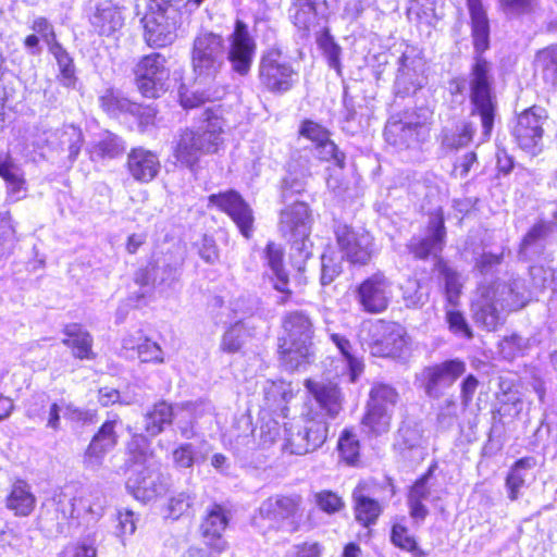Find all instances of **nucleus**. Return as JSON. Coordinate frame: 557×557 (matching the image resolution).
Instances as JSON below:
<instances>
[{
	"instance_id": "obj_6",
	"label": "nucleus",
	"mask_w": 557,
	"mask_h": 557,
	"mask_svg": "<svg viewBox=\"0 0 557 557\" xmlns=\"http://www.w3.org/2000/svg\"><path fill=\"white\" fill-rule=\"evenodd\" d=\"M311 224V213L304 201L296 200L280 212L278 231L292 243L290 263L298 272L305 270L307 260L312 256Z\"/></svg>"
},
{
	"instance_id": "obj_8",
	"label": "nucleus",
	"mask_w": 557,
	"mask_h": 557,
	"mask_svg": "<svg viewBox=\"0 0 557 557\" xmlns=\"http://www.w3.org/2000/svg\"><path fill=\"white\" fill-rule=\"evenodd\" d=\"M359 337L362 348L377 357H400L408 346L406 331L397 323H371L363 326Z\"/></svg>"
},
{
	"instance_id": "obj_22",
	"label": "nucleus",
	"mask_w": 557,
	"mask_h": 557,
	"mask_svg": "<svg viewBox=\"0 0 557 557\" xmlns=\"http://www.w3.org/2000/svg\"><path fill=\"white\" fill-rule=\"evenodd\" d=\"M228 521L227 511L221 505L214 504L207 510L201 522L200 530L205 543L216 553L223 552L227 546L222 535Z\"/></svg>"
},
{
	"instance_id": "obj_14",
	"label": "nucleus",
	"mask_w": 557,
	"mask_h": 557,
	"mask_svg": "<svg viewBox=\"0 0 557 557\" xmlns=\"http://www.w3.org/2000/svg\"><path fill=\"white\" fill-rule=\"evenodd\" d=\"M424 60L418 48L406 46L398 58V70L395 78V92L399 97L413 95L424 84Z\"/></svg>"
},
{
	"instance_id": "obj_25",
	"label": "nucleus",
	"mask_w": 557,
	"mask_h": 557,
	"mask_svg": "<svg viewBox=\"0 0 557 557\" xmlns=\"http://www.w3.org/2000/svg\"><path fill=\"white\" fill-rule=\"evenodd\" d=\"M120 423L117 416L102 423L98 432L92 436L86 453L85 462L89 467H98L101 465L106 454L114 448L117 444V434L115 426Z\"/></svg>"
},
{
	"instance_id": "obj_28",
	"label": "nucleus",
	"mask_w": 557,
	"mask_h": 557,
	"mask_svg": "<svg viewBox=\"0 0 557 557\" xmlns=\"http://www.w3.org/2000/svg\"><path fill=\"white\" fill-rule=\"evenodd\" d=\"M89 22L98 35L110 36L124 24L122 8L111 0H103L96 5Z\"/></svg>"
},
{
	"instance_id": "obj_32",
	"label": "nucleus",
	"mask_w": 557,
	"mask_h": 557,
	"mask_svg": "<svg viewBox=\"0 0 557 557\" xmlns=\"http://www.w3.org/2000/svg\"><path fill=\"white\" fill-rule=\"evenodd\" d=\"M65 338L62 343L72 349V354L78 359H94L92 336L78 323L66 324L63 329Z\"/></svg>"
},
{
	"instance_id": "obj_50",
	"label": "nucleus",
	"mask_w": 557,
	"mask_h": 557,
	"mask_svg": "<svg viewBox=\"0 0 557 557\" xmlns=\"http://www.w3.org/2000/svg\"><path fill=\"white\" fill-rule=\"evenodd\" d=\"M318 45L322 49L329 66L334 69L338 75L342 73L341 47L334 41L326 30L318 38Z\"/></svg>"
},
{
	"instance_id": "obj_41",
	"label": "nucleus",
	"mask_w": 557,
	"mask_h": 557,
	"mask_svg": "<svg viewBox=\"0 0 557 557\" xmlns=\"http://www.w3.org/2000/svg\"><path fill=\"white\" fill-rule=\"evenodd\" d=\"M48 50L54 57L58 63L61 84L65 87L74 88L77 78L75 75L74 61L70 53L60 42L53 44V46L48 48Z\"/></svg>"
},
{
	"instance_id": "obj_21",
	"label": "nucleus",
	"mask_w": 557,
	"mask_h": 557,
	"mask_svg": "<svg viewBox=\"0 0 557 557\" xmlns=\"http://www.w3.org/2000/svg\"><path fill=\"white\" fill-rule=\"evenodd\" d=\"M327 13L326 0H294L289 9L293 24L306 33L322 27L327 20Z\"/></svg>"
},
{
	"instance_id": "obj_52",
	"label": "nucleus",
	"mask_w": 557,
	"mask_h": 557,
	"mask_svg": "<svg viewBox=\"0 0 557 557\" xmlns=\"http://www.w3.org/2000/svg\"><path fill=\"white\" fill-rule=\"evenodd\" d=\"M246 330L242 321L232 325L223 335L221 348L228 354L237 352L245 342Z\"/></svg>"
},
{
	"instance_id": "obj_39",
	"label": "nucleus",
	"mask_w": 557,
	"mask_h": 557,
	"mask_svg": "<svg viewBox=\"0 0 557 557\" xmlns=\"http://www.w3.org/2000/svg\"><path fill=\"white\" fill-rule=\"evenodd\" d=\"M330 338L332 343L337 347L346 362L350 382H356L360 374L363 372L364 364L362 359L354 354L349 339H347L344 335L338 333H331Z\"/></svg>"
},
{
	"instance_id": "obj_20",
	"label": "nucleus",
	"mask_w": 557,
	"mask_h": 557,
	"mask_svg": "<svg viewBox=\"0 0 557 557\" xmlns=\"http://www.w3.org/2000/svg\"><path fill=\"white\" fill-rule=\"evenodd\" d=\"M446 228L444 218L436 213L431 215L428 224V234L423 238L412 237L408 244L409 251L417 259L437 257L445 245Z\"/></svg>"
},
{
	"instance_id": "obj_33",
	"label": "nucleus",
	"mask_w": 557,
	"mask_h": 557,
	"mask_svg": "<svg viewBox=\"0 0 557 557\" xmlns=\"http://www.w3.org/2000/svg\"><path fill=\"white\" fill-rule=\"evenodd\" d=\"M474 127L471 122L450 121L441 132V146L449 151L467 146L473 137Z\"/></svg>"
},
{
	"instance_id": "obj_48",
	"label": "nucleus",
	"mask_w": 557,
	"mask_h": 557,
	"mask_svg": "<svg viewBox=\"0 0 557 557\" xmlns=\"http://www.w3.org/2000/svg\"><path fill=\"white\" fill-rule=\"evenodd\" d=\"M440 275L444 281L447 300L456 304L462 288L460 274L447 264H440Z\"/></svg>"
},
{
	"instance_id": "obj_60",
	"label": "nucleus",
	"mask_w": 557,
	"mask_h": 557,
	"mask_svg": "<svg viewBox=\"0 0 557 557\" xmlns=\"http://www.w3.org/2000/svg\"><path fill=\"white\" fill-rule=\"evenodd\" d=\"M392 543L407 552H413L417 549V541L408 532V529L400 524L395 523L391 532Z\"/></svg>"
},
{
	"instance_id": "obj_42",
	"label": "nucleus",
	"mask_w": 557,
	"mask_h": 557,
	"mask_svg": "<svg viewBox=\"0 0 557 557\" xmlns=\"http://www.w3.org/2000/svg\"><path fill=\"white\" fill-rule=\"evenodd\" d=\"M392 417L393 412L387 409L367 406V412L362 419V424L370 434L380 436L389 431Z\"/></svg>"
},
{
	"instance_id": "obj_51",
	"label": "nucleus",
	"mask_w": 557,
	"mask_h": 557,
	"mask_svg": "<svg viewBox=\"0 0 557 557\" xmlns=\"http://www.w3.org/2000/svg\"><path fill=\"white\" fill-rule=\"evenodd\" d=\"M438 0H413L409 12L414 14L421 22L433 24L442 16L438 11Z\"/></svg>"
},
{
	"instance_id": "obj_59",
	"label": "nucleus",
	"mask_w": 557,
	"mask_h": 557,
	"mask_svg": "<svg viewBox=\"0 0 557 557\" xmlns=\"http://www.w3.org/2000/svg\"><path fill=\"white\" fill-rule=\"evenodd\" d=\"M153 271V283L158 285H166L171 286L175 283L180 277V267L177 263L175 264H154L152 265Z\"/></svg>"
},
{
	"instance_id": "obj_62",
	"label": "nucleus",
	"mask_w": 557,
	"mask_h": 557,
	"mask_svg": "<svg viewBox=\"0 0 557 557\" xmlns=\"http://www.w3.org/2000/svg\"><path fill=\"white\" fill-rule=\"evenodd\" d=\"M5 183L8 197L11 201H18L25 196L26 182L20 168L12 172V174L5 180Z\"/></svg>"
},
{
	"instance_id": "obj_43",
	"label": "nucleus",
	"mask_w": 557,
	"mask_h": 557,
	"mask_svg": "<svg viewBox=\"0 0 557 557\" xmlns=\"http://www.w3.org/2000/svg\"><path fill=\"white\" fill-rule=\"evenodd\" d=\"M99 102L103 111L112 116L129 114L132 109H136V102L131 101L114 90H107L99 98Z\"/></svg>"
},
{
	"instance_id": "obj_1",
	"label": "nucleus",
	"mask_w": 557,
	"mask_h": 557,
	"mask_svg": "<svg viewBox=\"0 0 557 557\" xmlns=\"http://www.w3.org/2000/svg\"><path fill=\"white\" fill-rule=\"evenodd\" d=\"M257 52V42L248 25L237 20L226 38L209 29H200L193 39L190 66L195 84L213 85L230 63L232 72L246 77L251 71Z\"/></svg>"
},
{
	"instance_id": "obj_38",
	"label": "nucleus",
	"mask_w": 557,
	"mask_h": 557,
	"mask_svg": "<svg viewBox=\"0 0 557 557\" xmlns=\"http://www.w3.org/2000/svg\"><path fill=\"white\" fill-rule=\"evenodd\" d=\"M175 416L174 408L165 403L156 404L152 410L145 414V430L150 436L160 434L166 425H170Z\"/></svg>"
},
{
	"instance_id": "obj_9",
	"label": "nucleus",
	"mask_w": 557,
	"mask_h": 557,
	"mask_svg": "<svg viewBox=\"0 0 557 557\" xmlns=\"http://www.w3.org/2000/svg\"><path fill=\"white\" fill-rule=\"evenodd\" d=\"M298 73L277 48H270L261 55L259 79L270 92L284 94L297 82Z\"/></svg>"
},
{
	"instance_id": "obj_4",
	"label": "nucleus",
	"mask_w": 557,
	"mask_h": 557,
	"mask_svg": "<svg viewBox=\"0 0 557 557\" xmlns=\"http://www.w3.org/2000/svg\"><path fill=\"white\" fill-rule=\"evenodd\" d=\"M222 133L223 121L208 115L201 124L178 133L174 141V157L184 166L193 169L202 157L219 151L223 144Z\"/></svg>"
},
{
	"instance_id": "obj_55",
	"label": "nucleus",
	"mask_w": 557,
	"mask_h": 557,
	"mask_svg": "<svg viewBox=\"0 0 557 557\" xmlns=\"http://www.w3.org/2000/svg\"><path fill=\"white\" fill-rule=\"evenodd\" d=\"M263 392L267 405L270 407L280 406L290 396L289 385L284 381H267Z\"/></svg>"
},
{
	"instance_id": "obj_29",
	"label": "nucleus",
	"mask_w": 557,
	"mask_h": 557,
	"mask_svg": "<svg viewBox=\"0 0 557 557\" xmlns=\"http://www.w3.org/2000/svg\"><path fill=\"white\" fill-rule=\"evenodd\" d=\"M263 258L273 274L274 288L283 294L277 302L285 305L290 296V290L288 289V274L283 264L284 250L282 246L274 242H269L264 249Z\"/></svg>"
},
{
	"instance_id": "obj_35",
	"label": "nucleus",
	"mask_w": 557,
	"mask_h": 557,
	"mask_svg": "<svg viewBox=\"0 0 557 557\" xmlns=\"http://www.w3.org/2000/svg\"><path fill=\"white\" fill-rule=\"evenodd\" d=\"M431 476L432 469L418 479L409 492L408 506L410 516L416 521H423L429 513L428 508L423 505V500L429 499L431 494V488L429 486Z\"/></svg>"
},
{
	"instance_id": "obj_37",
	"label": "nucleus",
	"mask_w": 557,
	"mask_h": 557,
	"mask_svg": "<svg viewBox=\"0 0 557 557\" xmlns=\"http://www.w3.org/2000/svg\"><path fill=\"white\" fill-rule=\"evenodd\" d=\"M536 461L533 457H523L517 460L510 468L506 478V490L508 498L516 502L521 494V488L525 485L527 472L534 468Z\"/></svg>"
},
{
	"instance_id": "obj_18",
	"label": "nucleus",
	"mask_w": 557,
	"mask_h": 557,
	"mask_svg": "<svg viewBox=\"0 0 557 557\" xmlns=\"http://www.w3.org/2000/svg\"><path fill=\"white\" fill-rule=\"evenodd\" d=\"M391 287V282L382 272L366 278L357 289L358 301L362 309L369 313L383 312L388 307Z\"/></svg>"
},
{
	"instance_id": "obj_56",
	"label": "nucleus",
	"mask_w": 557,
	"mask_h": 557,
	"mask_svg": "<svg viewBox=\"0 0 557 557\" xmlns=\"http://www.w3.org/2000/svg\"><path fill=\"white\" fill-rule=\"evenodd\" d=\"M342 260L333 255L323 253L321 256L320 283L322 286L330 285L342 273Z\"/></svg>"
},
{
	"instance_id": "obj_13",
	"label": "nucleus",
	"mask_w": 557,
	"mask_h": 557,
	"mask_svg": "<svg viewBox=\"0 0 557 557\" xmlns=\"http://www.w3.org/2000/svg\"><path fill=\"white\" fill-rule=\"evenodd\" d=\"M466 370L465 361L457 358L449 359L425 367L419 380L429 397L440 398L444 395L446 389L450 388L456 383Z\"/></svg>"
},
{
	"instance_id": "obj_17",
	"label": "nucleus",
	"mask_w": 557,
	"mask_h": 557,
	"mask_svg": "<svg viewBox=\"0 0 557 557\" xmlns=\"http://www.w3.org/2000/svg\"><path fill=\"white\" fill-rule=\"evenodd\" d=\"M545 111L539 107H532L517 117L512 135L519 147L532 154L541 150L544 134L543 124L546 121Z\"/></svg>"
},
{
	"instance_id": "obj_16",
	"label": "nucleus",
	"mask_w": 557,
	"mask_h": 557,
	"mask_svg": "<svg viewBox=\"0 0 557 557\" xmlns=\"http://www.w3.org/2000/svg\"><path fill=\"white\" fill-rule=\"evenodd\" d=\"M145 40L150 47H165L176 38L180 22L177 9L166 8L165 11L150 10L143 18Z\"/></svg>"
},
{
	"instance_id": "obj_46",
	"label": "nucleus",
	"mask_w": 557,
	"mask_h": 557,
	"mask_svg": "<svg viewBox=\"0 0 557 557\" xmlns=\"http://www.w3.org/2000/svg\"><path fill=\"white\" fill-rule=\"evenodd\" d=\"M534 63L547 82L557 83V45L539 51Z\"/></svg>"
},
{
	"instance_id": "obj_58",
	"label": "nucleus",
	"mask_w": 557,
	"mask_h": 557,
	"mask_svg": "<svg viewBox=\"0 0 557 557\" xmlns=\"http://www.w3.org/2000/svg\"><path fill=\"white\" fill-rule=\"evenodd\" d=\"M63 416L66 420L79 425H89L97 422V412L91 409H83L73 404L64 406Z\"/></svg>"
},
{
	"instance_id": "obj_54",
	"label": "nucleus",
	"mask_w": 557,
	"mask_h": 557,
	"mask_svg": "<svg viewBox=\"0 0 557 557\" xmlns=\"http://www.w3.org/2000/svg\"><path fill=\"white\" fill-rule=\"evenodd\" d=\"M195 495L189 492H180L172 496L168 504V518L173 520L188 513L195 503Z\"/></svg>"
},
{
	"instance_id": "obj_40",
	"label": "nucleus",
	"mask_w": 557,
	"mask_h": 557,
	"mask_svg": "<svg viewBox=\"0 0 557 557\" xmlns=\"http://www.w3.org/2000/svg\"><path fill=\"white\" fill-rule=\"evenodd\" d=\"M57 137L60 149L69 152L67 159L73 164L84 143L82 129L74 125H65L57 132Z\"/></svg>"
},
{
	"instance_id": "obj_27",
	"label": "nucleus",
	"mask_w": 557,
	"mask_h": 557,
	"mask_svg": "<svg viewBox=\"0 0 557 557\" xmlns=\"http://www.w3.org/2000/svg\"><path fill=\"white\" fill-rule=\"evenodd\" d=\"M305 386L326 416L332 419L338 416L342 410L343 396L337 384L306 380Z\"/></svg>"
},
{
	"instance_id": "obj_10",
	"label": "nucleus",
	"mask_w": 557,
	"mask_h": 557,
	"mask_svg": "<svg viewBox=\"0 0 557 557\" xmlns=\"http://www.w3.org/2000/svg\"><path fill=\"white\" fill-rule=\"evenodd\" d=\"M302 498L300 495L276 494L264 499L259 509V517L273 527L287 532H296L302 518Z\"/></svg>"
},
{
	"instance_id": "obj_44",
	"label": "nucleus",
	"mask_w": 557,
	"mask_h": 557,
	"mask_svg": "<svg viewBox=\"0 0 557 557\" xmlns=\"http://www.w3.org/2000/svg\"><path fill=\"white\" fill-rule=\"evenodd\" d=\"M173 462L176 468H193L196 463L205 462L207 455L201 453L199 447L193 443H183L172 453Z\"/></svg>"
},
{
	"instance_id": "obj_23",
	"label": "nucleus",
	"mask_w": 557,
	"mask_h": 557,
	"mask_svg": "<svg viewBox=\"0 0 557 557\" xmlns=\"http://www.w3.org/2000/svg\"><path fill=\"white\" fill-rule=\"evenodd\" d=\"M96 499L95 504H90L89 500L83 497L77 499L72 491L66 487L53 497V505L55 506V511L62 516L63 520L78 517L82 512H89L100 517L103 513L106 499L101 495H98Z\"/></svg>"
},
{
	"instance_id": "obj_34",
	"label": "nucleus",
	"mask_w": 557,
	"mask_h": 557,
	"mask_svg": "<svg viewBox=\"0 0 557 557\" xmlns=\"http://www.w3.org/2000/svg\"><path fill=\"white\" fill-rule=\"evenodd\" d=\"M356 520L362 525L374 524L382 512L381 504L366 494V486L359 484L352 492Z\"/></svg>"
},
{
	"instance_id": "obj_2",
	"label": "nucleus",
	"mask_w": 557,
	"mask_h": 557,
	"mask_svg": "<svg viewBox=\"0 0 557 557\" xmlns=\"http://www.w3.org/2000/svg\"><path fill=\"white\" fill-rule=\"evenodd\" d=\"M471 17V30L474 62L468 74L469 99L472 106L471 115L479 116L481 122V143L490 140L494 128L497 100L493 90L491 64L482 57L490 47V23L481 0H467Z\"/></svg>"
},
{
	"instance_id": "obj_64",
	"label": "nucleus",
	"mask_w": 557,
	"mask_h": 557,
	"mask_svg": "<svg viewBox=\"0 0 557 557\" xmlns=\"http://www.w3.org/2000/svg\"><path fill=\"white\" fill-rule=\"evenodd\" d=\"M49 405V397L46 394L34 395L26 406L25 414L29 420L42 421Z\"/></svg>"
},
{
	"instance_id": "obj_61",
	"label": "nucleus",
	"mask_w": 557,
	"mask_h": 557,
	"mask_svg": "<svg viewBox=\"0 0 557 557\" xmlns=\"http://www.w3.org/2000/svg\"><path fill=\"white\" fill-rule=\"evenodd\" d=\"M446 322L448 323L449 330L455 335L465 338H471L473 336L472 330L461 312L448 310L446 312Z\"/></svg>"
},
{
	"instance_id": "obj_47",
	"label": "nucleus",
	"mask_w": 557,
	"mask_h": 557,
	"mask_svg": "<svg viewBox=\"0 0 557 557\" xmlns=\"http://www.w3.org/2000/svg\"><path fill=\"white\" fill-rule=\"evenodd\" d=\"M422 432L418 425L403 423L397 431L395 447L399 450L413 449L421 445Z\"/></svg>"
},
{
	"instance_id": "obj_11",
	"label": "nucleus",
	"mask_w": 557,
	"mask_h": 557,
	"mask_svg": "<svg viewBox=\"0 0 557 557\" xmlns=\"http://www.w3.org/2000/svg\"><path fill=\"white\" fill-rule=\"evenodd\" d=\"M329 425L322 418L310 417L286 428V449L294 455H306L323 445Z\"/></svg>"
},
{
	"instance_id": "obj_12",
	"label": "nucleus",
	"mask_w": 557,
	"mask_h": 557,
	"mask_svg": "<svg viewBox=\"0 0 557 557\" xmlns=\"http://www.w3.org/2000/svg\"><path fill=\"white\" fill-rule=\"evenodd\" d=\"M166 60L161 53L144 57L136 66V84L146 98H158L168 89L170 71Z\"/></svg>"
},
{
	"instance_id": "obj_5",
	"label": "nucleus",
	"mask_w": 557,
	"mask_h": 557,
	"mask_svg": "<svg viewBox=\"0 0 557 557\" xmlns=\"http://www.w3.org/2000/svg\"><path fill=\"white\" fill-rule=\"evenodd\" d=\"M283 335L278 337V354L290 371L309 363L313 348V322L302 310L292 311L283 318Z\"/></svg>"
},
{
	"instance_id": "obj_57",
	"label": "nucleus",
	"mask_w": 557,
	"mask_h": 557,
	"mask_svg": "<svg viewBox=\"0 0 557 557\" xmlns=\"http://www.w3.org/2000/svg\"><path fill=\"white\" fill-rule=\"evenodd\" d=\"M314 503L322 511L332 515L344 507V502L336 493L323 490L314 494Z\"/></svg>"
},
{
	"instance_id": "obj_36",
	"label": "nucleus",
	"mask_w": 557,
	"mask_h": 557,
	"mask_svg": "<svg viewBox=\"0 0 557 557\" xmlns=\"http://www.w3.org/2000/svg\"><path fill=\"white\" fill-rule=\"evenodd\" d=\"M550 225L544 221L535 223L524 235L519 249L523 259H532L540 256L544 250L545 238L550 233Z\"/></svg>"
},
{
	"instance_id": "obj_31",
	"label": "nucleus",
	"mask_w": 557,
	"mask_h": 557,
	"mask_svg": "<svg viewBox=\"0 0 557 557\" xmlns=\"http://www.w3.org/2000/svg\"><path fill=\"white\" fill-rule=\"evenodd\" d=\"M125 149V141L120 136L107 131L89 145L87 151L91 161H104L121 157Z\"/></svg>"
},
{
	"instance_id": "obj_49",
	"label": "nucleus",
	"mask_w": 557,
	"mask_h": 557,
	"mask_svg": "<svg viewBox=\"0 0 557 557\" xmlns=\"http://www.w3.org/2000/svg\"><path fill=\"white\" fill-rule=\"evenodd\" d=\"M337 448L339 456L348 465H354L359 458L360 444L357 435L349 430L343 431L339 436Z\"/></svg>"
},
{
	"instance_id": "obj_19",
	"label": "nucleus",
	"mask_w": 557,
	"mask_h": 557,
	"mask_svg": "<svg viewBox=\"0 0 557 557\" xmlns=\"http://www.w3.org/2000/svg\"><path fill=\"white\" fill-rule=\"evenodd\" d=\"M209 202L226 212L246 238L251 236L253 224L252 210L237 191L228 190L226 193L213 194L209 197Z\"/></svg>"
},
{
	"instance_id": "obj_63",
	"label": "nucleus",
	"mask_w": 557,
	"mask_h": 557,
	"mask_svg": "<svg viewBox=\"0 0 557 557\" xmlns=\"http://www.w3.org/2000/svg\"><path fill=\"white\" fill-rule=\"evenodd\" d=\"M180 102L185 109H193L201 106L210 99V95L206 91L189 90L185 85L178 89Z\"/></svg>"
},
{
	"instance_id": "obj_24",
	"label": "nucleus",
	"mask_w": 557,
	"mask_h": 557,
	"mask_svg": "<svg viewBox=\"0 0 557 557\" xmlns=\"http://www.w3.org/2000/svg\"><path fill=\"white\" fill-rule=\"evenodd\" d=\"M422 129L420 122H408L399 115H393L386 122L384 137L387 144L398 149H407L420 143Z\"/></svg>"
},
{
	"instance_id": "obj_15",
	"label": "nucleus",
	"mask_w": 557,
	"mask_h": 557,
	"mask_svg": "<svg viewBox=\"0 0 557 557\" xmlns=\"http://www.w3.org/2000/svg\"><path fill=\"white\" fill-rule=\"evenodd\" d=\"M335 236L342 259L352 264L364 265L370 262L373 256V238L364 230H355L348 225H338Z\"/></svg>"
},
{
	"instance_id": "obj_26",
	"label": "nucleus",
	"mask_w": 557,
	"mask_h": 557,
	"mask_svg": "<svg viewBox=\"0 0 557 557\" xmlns=\"http://www.w3.org/2000/svg\"><path fill=\"white\" fill-rule=\"evenodd\" d=\"M160 168L159 157L153 151L137 147L127 154V170L137 182H151L160 172Z\"/></svg>"
},
{
	"instance_id": "obj_30",
	"label": "nucleus",
	"mask_w": 557,
	"mask_h": 557,
	"mask_svg": "<svg viewBox=\"0 0 557 557\" xmlns=\"http://www.w3.org/2000/svg\"><path fill=\"white\" fill-rule=\"evenodd\" d=\"M36 496L28 482L16 479L5 497V507L16 517H28L36 507Z\"/></svg>"
},
{
	"instance_id": "obj_53",
	"label": "nucleus",
	"mask_w": 557,
	"mask_h": 557,
	"mask_svg": "<svg viewBox=\"0 0 557 557\" xmlns=\"http://www.w3.org/2000/svg\"><path fill=\"white\" fill-rule=\"evenodd\" d=\"M404 299L408 307L423 306L429 299V289L417 280H408L403 286Z\"/></svg>"
},
{
	"instance_id": "obj_3",
	"label": "nucleus",
	"mask_w": 557,
	"mask_h": 557,
	"mask_svg": "<svg viewBox=\"0 0 557 557\" xmlns=\"http://www.w3.org/2000/svg\"><path fill=\"white\" fill-rule=\"evenodd\" d=\"M523 289L524 282L520 278L480 285L471 305L474 322L486 331L497 330L505 323L507 312L524 307Z\"/></svg>"
},
{
	"instance_id": "obj_7",
	"label": "nucleus",
	"mask_w": 557,
	"mask_h": 557,
	"mask_svg": "<svg viewBox=\"0 0 557 557\" xmlns=\"http://www.w3.org/2000/svg\"><path fill=\"white\" fill-rule=\"evenodd\" d=\"M127 449L133 462L144 466L141 470H134V473L127 479L126 487L132 495L140 502L147 503L165 494L169 488V480L150 461L146 438L133 437Z\"/></svg>"
},
{
	"instance_id": "obj_45",
	"label": "nucleus",
	"mask_w": 557,
	"mask_h": 557,
	"mask_svg": "<svg viewBox=\"0 0 557 557\" xmlns=\"http://www.w3.org/2000/svg\"><path fill=\"white\" fill-rule=\"evenodd\" d=\"M398 400L396 389L384 383L374 384L370 391V400L368 406L387 409L394 412V407Z\"/></svg>"
}]
</instances>
